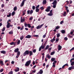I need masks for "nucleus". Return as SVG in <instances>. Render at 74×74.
Returning <instances> with one entry per match:
<instances>
[{"label":"nucleus","instance_id":"obj_1","mask_svg":"<svg viewBox=\"0 0 74 74\" xmlns=\"http://www.w3.org/2000/svg\"><path fill=\"white\" fill-rule=\"evenodd\" d=\"M46 44L47 42H45V43L43 45H42L39 48V51H41V49H44V48H45V45H46Z\"/></svg>","mask_w":74,"mask_h":74},{"label":"nucleus","instance_id":"obj_2","mask_svg":"<svg viewBox=\"0 0 74 74\" xmlns=\"http://www.w3.org/2000/svg\"><path fill=\"white\" fill-rule=\"evenodd\" d=\"M31 63V60L27 61L25 64V66H29Z\"/></svg>","mask_w":74,"mask_h":74},{"label":"nucleus","instance_id":"obj_3","mask_svg":"<svg viewBox=\"0 0 74 74\" xmlns=\"http://www.w3.org/2000/svg\"><path fill=\"white\" fill-rule=\"evenodd\" d=\"M27 13L28 14H32V13H33V10H31L30 11V10H28L27 11Z\"/></svg>","mask_w":74,"mask_h":74},{"label":"nucleus","instance_id":"obj_4","mask_svg":"<svg viewBox=\"0 0 74 74\" xmlns=\"http://www.w3.org/2000/svg\"><path fill=\"white\" fill-rule=\"evenodd\" d=\"M29 51L27 50L25 52H24L23 53V56H26L27 55H29Z\"/></svg>","mask_w":74,"mask_h":74},{"label":"nucleus","instance_id":"obj_5","mask_svg":"<svg viewBox=\"0 0 74 74\" xmlns=\"http://www.w3.org/2000/svg\"><path fill=\"white\" fill-rule=\"evenodd\" d=\"M44 25V24H42V25H38L37 27V29H39L41 28Z\"/></svg>","mask_w":74,"mask_h":74},{"label":"nucleus","instance_id":"obj_6","mask_svg":"<svg viewBox=\"0 0 74 74\" xmlns=\"http://www.w3.org/2000/svg\"><path fill=\"white\" fill-rule=\"evenodd\" d=\"M20 53H21L20 51H18L17 52V55L16 57L17 59H18L19 58L20 55Z\"/></svg>","mask_w":74,"mask_h":74},{"label":"nucleus","instance_id":"obj_7","mask_svg":"<svg viewBox=\"0 0 74 74\" xmlns=\"http://www.w3.org/2000/svg\"><path fill=\"white\" fill-rule=\"evenodd\" d=\"M47 15L49 16H52L53 15V14L52 13V10H51L50 11V13L47 14Z\"/></svg>","mask_w":74,"mask_h":74},{"label":"nucleus","instance_id":"obj_8","mask_svg":"<svg viewBox=\"0 0 74 74\" xmlns=\"http://www.w3.org/2000/svg\"><path fill=\"white\" fill-rule=\"evenodd\" d=\"M74 69V66H72L69 68V70H71Z\"/></svg>","mask_w":74,"mask_h":74},{"label":"nucleus","instance_id":"obj_9","mask_svg":"<svg viewBox=\"0 0 74 74\" xmlns=\"http://www.w3.org/2000/svg\"><path fill=\"white\" fill-rule=\"evenodd\" d=\"M51 9V7L50 6H49L47 9H46L45 11H46L47 12H49V11H50V9Z\"/></svg>","mask_w":74,"mask_h":74},{"label":"nucleus","instance_id":"obj_10","mask_svg":"<svg viewBox=\"0 0 74 74\" xmlns=\"http://www.w3.org/2000/svg\"><path fill=\"white\" fill-rule=\"evenodd\" d=\"M7 25H6V27L7 28H10V23H9V22H7Z\"/></svg>","mask_w":74,"mask_h":74},{"label":"nucleus","instance_id":"obj_11","mask_svg":"<svg viewBox=\"0 0 74 74\" xmlns=\"http://www.w3.org/2000/svg\"><path fill=\"white\" fill-rule=\"evenodd\" d=\"M47 3V1L46 0H44L43 1L42 4L45 5Z\"/></svg>","mask_w":74,"mask_h":74},{"label":"nucleus","instance_id":"obj_12","mask_svg":"<svg viewBox=\"0 0 74 74\" xmlns=\"http://www.w3.org/2000/svg\"><path fill=\"white\" fill-rule=\"evenodd\" d=\"M0 52L1 53H3V54H5V53H6V51L4 50H2L1 51H0Z\"/></svg>","mask_w":74,"mask_h":74},{"label":"nucleus","instance_id":"obj_13","mask_svg":"<svg viewBox=\"0 0 74 74\" xmlns=\"http://www.w3.org/2000/svg\"><path fill=\"white\" fill-rule=\"evenodd\" d=\"M57 3H58L57 1L56 0H55L52 3V4H54V5H56V4H57Z\"/></svg>","mask_w":74,"mask_h":74},{"label":"nucleus","instance_id":"obj_14","mask_svg":"<svg viewBox=\"0 0 74 74\" xmlns=\"http://www.w3.org/2000/svg\"><path fill=\"white\" fill-rule=\"evenodd\" d=\"M51 42H53V41H55V36H54V38L53 39H51Z\"/></svg>","mask_w":74,"mask_h":74},{"label":"nucleus","instance_id":"obj_15","mask_svg":"<svg viewBox=\"0 0 74 74\" xmlns=\"http://www.w3.org/2000/svg\"><path fill=\"white\" fill-rule=\"evenodd\" d=\"M14 52H19V48H17L15 49L14 50Z\"/></svg>","mask_w":74,"mask_h":74},{"label":"nucleus","instance_id":"obj_16","mask_svg":"<svg viewBox=\"0 0 74 74\" xmlns=\"http://www.w3.org/2000/svg\"><path fill=\"white\" fill-rule=\"evenodd\" d=\"M25 38H31V36L28 35L25 37Z\"/></svg>","mask_w":74,"mask_h":74},{"label":"nucleus","instance_id":"obj_17","mask_svg":"<svg viewBox=\"0 0 74 74\" xmlns=\"http://www.w3.org/2000/svg\"><path fill=\"white\" fill-rule=\"evenodd\" d=\"M58 50H59V51L61 50V49H62V46H60V45H59L58 46Z\"/></svg>","mask_w":74,"mask_h":74},{"label":"nucleus","instance_id":"obj_18","mask_svg":"<svg viewBox=\"0 0 74 74\" xmlns=\"http://www.w3.org/2000/svg\"><path fill=\"white\" fill-rule=\"evenodd\" d=\"M61 32L62 34H64V33H65V31L64 30H62L61 31Z\"/></svg>","mask_w":74,"mask_h":74},{"label":"nucleus","instance_id":"obj_19","mask_svg":"<svg viewBox=\"0 0 74 74\" xmlns=\"http://www.w3.org/2000/svg\"><path fill=\"white\" fill-rule=\"evenodd\" d=\"M0 64L3 66V65H4V63H3V61L1 60L0 61Z\"/></svg>","mask_w":74,"mask_h":74},{"label":"nucleus","instance_id":"obj_20","mask_svg":"<svg viewBox=\"0 0 74 74\" xmlns=\"http://www.w3.org/2000/svg\"><path fill=\"white\" fill-rule=\"evenodd\" d=\"M29 56H32L33 55V52L31 51L29 52Z\"/></svg>","mask_w":74,"mask_h":74},{"label":"nucleus","instance_id":"obj_21","mask_svg":"<svg viewBox=\"0 0 74 74\" xmlns=\"http://www.w3.org/2000/svg\"><path fill=\"white\" fill-rule=\"evenodd\" d=\"M24 4H25V3L23 2H22L20 6L21 7H23V5H24Z\"/></svg>","mask_w":74,"mask_h":74},{"label":"nucleus","instance_id":"obj_22","mask_svg":"<svg viewBox=\"0 0 74 74\" xmlns=\"http://www.w3.org/2000/svg\"><path fill=\"white\" fill-rule=\"evenodd\" d=\"M13 10L14 11H15L17 10V7H16V6H15L13 8Z\"/></svg>","mask_w":74,"mask_h":74},{"label":"nucleus","instance_id":"obj_23","mask_svg":"<svg viewBox=\"0 0 74 74\" xmlns=\"http://www.w3.org/2000/svg\"><path fill=\"white\" fill-rule=\"evenodd\" d=\"M14 70L16 72H17V71H18L19 70V68H17V69H15Z\"/></svg>","mask_w":74,"mask_h":74},{"label":"nucleus","instance_id":"obj_24","mask_svg":"<svg viewBox=\"0 0 74 74\" xmlns=\"http://www.w3.org/2000/svg\"><path fill=\"white\" fill-rule=\"evenodd\" d=\"M39 74H42L43 73V71L41 70H40V71L39 72Z\"/></svg>","mask_w":74,"mask_h":74},{"label":"nucleus","instance_id":"obj_25","mask_svg":"<svg viewBox=\"0 0 74 74\" xmlns=\"http://www.w3.org/2000/svg\"><path fill=\"white\" fill-rule=\"evenodd\" d=\"M10 45H15V43L14 42H12L10 43Z\"/></svg>","mask_w":74,"mask_h":74},{"label":"nucleus","instance_id":"obj_26","mask_svg":"<svg viewBox=\"0 0 74 74\" xmlns=\"http://www.w3.org/2000/svg\"><path fill=\"white\" fill-rule=\"evenodd\" d=\"M55 58H52L51 59V60L52 61V62H54L55 60Z\"/></svg>","mask_w":74,"mask_h":74},{"label":"nucleus","instance_id":"obj_27","mask_svg":"<svg viewBox=\"0 0 74 74\" xmlns=\"http://www.w3.org/2000/svg\"><path fill=\"white\" fill-rule=\"evenodd\" d=\"M39 11H40V9L39 8H36V12H39Z\"/></svg>","mask_w":74,"mask_h":74},{"label":"nucleus","instance_id":"obj_28","mask_svg":"<svg viewBox=\"0 0 74 74\" xmlns=\"http://www.w3.org/2000/svg\"><path fill=\"white\" fill-rule=\"evenodd\" d=\"M49 45H47L45 48V49H46V50L47 49H48L49 48Z\"/></svg>","mask_w":74,"mask_h":74},{"label":"nucleus","instance_id":"obj_29","mask_svg":"<svg viewBox=\"0 0 74 74\" xmlns=\"http://www.w3.org/2000/svg\"><path fill=\"white\" fill-rule=\"evenodd\" d=\"M23 22H25V18H23V19L21 18V23H23Z\"/></svg>","mask_w":74,"mask_h":74},{"label":"nucleus","instance_id":"obj_30","mask_svg":"<svg viewBox=\"0 0 74 74\" xmlns=\"http://www.w3.org/2000/svg\"><path fill=\"white\" fill-rule=\"evenodd\" d=\"M63 15V16H65L67 15V13H66V12H64Z\"/></svg>","mask_w":74,"mask_h":74},{"label":"nucleus","instance_id":"obj_31","mask_svg":"<svg viewBox=\"0 0 74 74\" xmlns=\"http://www.w3.org/2000/svg\"><path fill=\"white\" fill-rule=\"evenodd\" d=\"M9 34H13V32H12V31H11L9 32Z\"/></svg>","mask_w":74,"mask_h":74},{"label":"nucleus","instance_id":"obj_32","mask_svg":"<svg viewBox=\"0 0 74 74\" xmlns=\"http://www.w3.org/2000/svg\"><path fill=\"white\" fill-rule=\"evenodd\" d=\"M5 30V27H4L2 29V31H1L2 32H4Z\"/></svg>","mask_w":74,"mask_h":74},{"label":"nucleus","instance_id":"obj_33","mask_svg":"<svg viewBox=\"0 0 74 74\" xmlns=\"http://www.w3.org/2000/svg\"><path fill=\"white\" fill-rule=\"evenodd\" d=\"M47 58H48L49 59H50V58H51V56L49 55V54L47 55Z\"/></svg>","mask_w":74,"mask_h":74},{"label":"nucleus","instance_id":"obj_34","mask_svg":"<svg viewBox=\"0 0 74 74\" xmlns=\"http://www.w3.org/2000/svg\"><path fill=\"white\" fill-rule=\"evenodd\" d=\"M74 65V62H72L71 63V66Z\"/></svg>","mask_w":74,"mask_h":74},{"label":"nucleus","instance_id":"obj_35","mask_svg":"<svg viewBox=\"0 0 74 74\" xmlns=\"http://www.w3.org/2000/svg\"><path fill=\"white\" fill-rule=\"evenodd\" d=\"M56 35L57 37H59L60 36V34L59 33L57 34Z\"/></svg>","mask_w":74,"mask_h":74},{"label":"nucleus","instance_id":"obj_36","mask_svg":"<svg viewBox=\"0 0 74 74\" xmlns=\"http://www.w3.org/2000/svg\"><path fill=\"white\" fill-rule=\"evenodd\" d=\"M59 39L58 38H57L56 40V41L55 42V43H56L57 42H58L59 41Z\"/></svg>","mask_w":74,"mask_h":74},{"label":"nucleus","instance_id":"obj_37","mask_svg":"<svg viewBox=\"0 0 74 74\" xmlns=\"http://www.w3.org/2000/svg\"><path fill=\"white\" fill-rule=\"evenodd\" d=\"M15 14V11H13L12 13V16H14Z\"/></svg>","mask_w":74,"mask_h":74},{"label":"nucleus","instance_id":"obj_38","mask_svg":"<svg viewBox=\"0 0 74 74\" xmlns=\"http://www.w3.org/2000/svg\"><path fill=\"white\" fill-rule=\"evenodd\" d=\"M28 27H29V28H30L31 27V25H30V24H27V26Z\"/></svg>","mask_w":74,"mask_h":74},{"label":"nucleus","instance_id":"obj_39","mask_svg":"<svg viewBox=\"0 0 74 74\" xmlns=\"http://www.w3.org/2000/svg\"><path fill=\"white\" fill-rule=\"evenodd\" d=\"M40 9L41 10H44V8L43 6L41 7L40 8Z\"/></svg>","mask_w":74,"mask_h":74},{"label":"nucleus","instance_id":"obj_40","mask_svg":"<svg viewBox=\"0 0 74 74\" xmlns=\"http://www.w3.org/2000/svg\"><path fill=\"white\" fill-rule=\"evenodd\" d=\"M8 74H13V72L12 71H11L10 72L8 73Z\"/></svg>","mask_w":74,"mask_h":74},{"label":"nucleus","instance_id":"obj_41","mask_svg":"<svg viewBox=\"0 0 74 74\" xmlns=\"http://www.w3.org/2000/svg\"><path fill=\"white\" fill-rule=\"evenodd\" d=\"M46 35H47V34H45V35H43V38H45L46 37Z\"/></svg>","mask_w":74,"mask_h":74},{"label":"nucleus","instance_id":"obj_42","mask_svg":"<svg viewBox=\"0 0 74 74\" xmlns=\"http://www.w3.org/2000/svg\"><path fill=\"white\" fill-rule=\"evenodd\" d=\"M74 50V47L72 48L69 51V52H71L73 50Z\"/></svg>","mask_w":74,"mask_h":74},{"label":"nucleus","instance_id":"obj_43","mask_svg":"<svg viewBox=\"0 0 74 74\" xmlns=\"http://www.w3.org/2000/svg\"><path fill=\"white\" fill-rule=\"evenodd\" d=\"M59 28H60V26H57L56 27V29H59Z\"/></svg>","mask_w":74,"mask_h":74},{"label":"nucleus","instance_id":"obj_44","mask_svg":"<svg viewBox=\"0 0 74 74\" xmlns=\"http://www.w3.org/2000/svg\"><path fill=\"white\" fill-rule=\"evenodd\" d=\"M32 8L33 10H35V9L36 8V7L34 6H32Z\"/></svg>","mask_w":74,"mask_h":74},{"label":"nucleus","instance_id":"obj_45","mask_svg":"<svg viewBox=\"0 0 74 74\" xmlns=\"http://www.w3.org/2000/svg\"><path fill=\"white\" fill-rule=\"evenodd\" d=\"M56 5L53 4V7L54 8H56Z\"/></svg>","mask_w":74,"mask_h":74},{"label":"nucleus","instance_id":"obj_46","mask_svg":"<svg viewBox=\"0 0 74 74\" xmlns=\"http://www.w3.org/2000/svg\"><path fill=\"white\" fill-rule=\"evenodd\" d=\"M32 73H36V70H34V71L32 70Z\"/></svg>","mask_w":74,"mask_h":74},{"label":"nucleus","instance_id":"obj_47","mask_svg":"<svg viewBox=\"0 0 74 74\" xmlns=\"http://www.w3.org/2000/svg\"><path fill=\"white\" fill-rule=\"evenodd\" d=\"M23 36H22L20 37V40H23Z\"/></svg>","mask_w":74,"mask_h":74},{"label":"nucleus","instance_id":"obj_48","mask_svg":"<svg viewBox=\"0 0 74 74\" xmlns=\"http://www.w3.org/2000/svg\"><path fill=\"white\" fill-rule=\"evenodd\" d=\"M55 53V51L51 52V55H53Z\"/></svg>","mask_w":74,"mask_h":74},{"label":"nucleus","instance_id":"obj_49","mask_svg":"<svg viewBox=\"0 0 74 74\" xmlns=\"http://www.w3.org/2000/svg\"><path fill=\"white\" fill-rule=\"evenodd\" d=\"M34 37H39V36H38V35H35L34 36Z\"/></svg>","mask_w":74,"mask_h":74},{"label":"nucleus","instance_id":"obj_50","mask_svg":"<svg viewBox=\"0 0 74 74\" xmlns=\"http://www.w3.org/2000/svg\"><path fill=\"white\" fill-rule=\"evenodd\" d=\"M73 60H74V58L71 59L70 62H72V61H73Z\"/></svg>","mask_w":74,"mask_h":74},{"label":"nucleus","instance_id":"obj_51","mask_svg":"<svg viewBox=\"0 0 74 74\" xmlns=\"http://www.w3.org/2000/svg\"><path fill=\"white\" fill-rule=\"evenodd\" d=\"M20 42H21V41H20V40H19L17 42V44H18V45L19 44Z\"/></svg>","mask_w":74,"mask_h":74},{"label":"nucleus","instance_id":"obj_52","mask_svg":"<svg viewBox=\"0 0 74 74\" xmlns=\"http://www.w3.org/2000/svg\"><path fill=\"white\" fill-rule=\"evenodd\" d=\"M53 66L52 67H55L56 65L54 63H53Z\"/></svg>","mask_w":74,"mask_h":74},{"label":"nucleus","instance_id":"obj_53","mask_svg":"<svg viewBox=\"0 0 74 74\" xmlns=\"http://www.w3.org/2000/svg\"><path fill=\"white\" fill-rule=\"evenodd\" d=\"M3 71L4 69H2L1 70H0V72H3Z\"/></svg>","mask_w":74,"mask_h":74},{"label":"nucleus","instance_id":"obj_54","mask_svg":"<svg viewBox=\"0 0 74 74\" xmlns=\"http://www.w3.org/2000/svg\"><path fill=\"white\" fill-rule=\"evenodd\" d=\"M57 63V61H54V62H53V63H54V64H55L56 63Z\"/></svg>","mask_w":74,"mask_h":74},{"label":"nucleus","instance_id":"obj_55","mask_svg":"<svg viewBox=\"0 0 74 74\" xmlns=\"http://www.w3.org/2000/svg\"><path fill=\"white\" fill-rule=\"evenodd\" d=\"M24 26L25 27H27V24L26 23H25L24 24Z\"/></svg>","mask_w":74,"mask_h":74},{"label":"nucleus","instance_id":"obj_56","mask_svg":"<svg viewBox=\"0 0 74 74\" xmlns=\"http://www.w3.org/2000/svg\"><path fill=\"white\" fill-rule=\"evenodd\" d=\"M64 22V21H62L60 22V24L61 25H62L63 24V23Z\"/></svg>","mask_w":74,"mask_h":74},{"label":"nucleus","instance_id":"obj_57","mask_svg":"<svg viewBox=\"0 0 74 74\" xmlns=\"http://www.w3.org/2000/svg\"><path fill=\"white\" fill-rule=\"evenodd\" d=\"M33 52L34 53H35V52H36V49L33 50Z\"/></svg>","mask_w":74,"mask_h":74},{"label":"nucleus","instance_id":"obj_58","mask_svg":"<svg viewBox=\"0 0 74 74\" xmlns=\"http://www.w3.org/2000/svg\"><path fill=\"white\" fill-rule=\"evenodd\" d=\"M74 32V30H73V31H72L71 32V35H72V34H73V32Z\"/></svg>","mask_w":74,"mask_h":74},{"label":"nucleus","instance_id":"obj_59","mask_svg":"<svg viewBox=\"0 0 74 74\" xmlns=\"http://www.w3.org/2000/svg\"><path fill=\"white\" fill-rule=\"evenodd\" d=\"M39 7L40 5H38L36 7V8H39Z\"/></svg>","mask_w":74,"mask_h":74},{"label":"nucleus","instance_id":"obj_60","mask_svg":"<svg viewBox=\"0 0 74 74\" xmlns=\"http://www.w3.org/2000/svg\"><path fill=\"white\" fill-rule=\"evenodd\" d=\"M7 16L8 17H10V16H11V13H10L8 15H7Z\"/></svg>","mask_w":74,"mask_h":74},{"label":"nucleus","instance_id":"obj_61","mask_svg":"<svg viewBox=\"0 0 74 74\" xmlns=\"http://www.w3.org/2000/svg\"><path fill=\"white\" fill-rule=\"evenodd\" d=\"M24 27V26H22V28H21L20 29L21 30H22L23 29Z\"/></svg>","mask_w":74,"mask_h":74},{"label":"nucleus","instance_id":"obj_62","mask_svg":"<svg viewBox=\"0 0 74 74\" xmlns=\"http://www.w3.org/2000/svg\"><path fill=\"white\" fill-rule=\"evenodd\" d=\"M35 62H34V61H33V62H32V64L33 65H34L35 64Z\"/></svg>","mask_w":74,"mask_h":74},{"label":"nucleus","instance_id":"obj_63","mask_svg":"<svg viewBox=\"0 0 74 74\" xmlns=\"http://www.w3.org/2000/svg\"><path fill=\"white\" fill-rule=\"evenodd\" d=\"M33 19V17H31L29 18V20L31 21V20H32Z\"/></svg>","mask_w":74,"mask_h":74},{"label":"nucleus","instance_id":"obj_64","mask_svg":"<svg viewBox=\"0 0 74 74\" xmlns=\"http://www.w3.org/2000/svg\"><path fill=\"white\" fill-rule=\"evenodd\" d=\"M1 6L2 8H3V7H4V5L3 4H2Z\"/></svg>","mask_w":74,"mask_h":74}]
</instances>
